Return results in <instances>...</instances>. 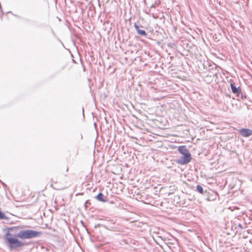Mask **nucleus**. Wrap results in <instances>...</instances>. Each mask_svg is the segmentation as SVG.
<instances>
[{
    "label": "nucleus",
    "instance_id": "obj_1",
    "mask_svg": "<svg viewBox=\"0 0 252 252\" xmlns=\"http://www.w3.org/2000/svg\"><path fill=\"white\" fill-rule=\"evenodd\" d=\"M4 238V243L10 251L19 250V249L26 245L25 242L19 240V237L16 236H10L9 234Z\"/></svg>",
    "mask_w": 252,
    "mask_h": 252
},
{
    "label": "nucleus",
    "instance_id": "obj_2",
    "mask_svg": "<svg viewBox=\"0 0 252 252\" xmlns=\"http://www.w3.org/2000/svg\"><path fill=\"white\" fill-rule=\"evenodd\" d=\"M42 234V233L41 231L25 229L24 226L22 225V229L19 232L18 236H19L20 239L26 240L39 238L41 236Z\"/></svg>",
    "mask_w": 252,
    "mask_h": 252
},
{
    "label": "nucleus",
    "instance_id": "obj_3",
    "mask_svg": "<svg viewBox=\"0 0 252 252\" xmlns=\"http://www.w3.org/2000/svg\"><path fill=\"white\" fill-rule=\"evenodd\" d=\"M192 159L191 154H187L182 155V156L177 158L175 161L177 163L180 165H185L189 163Z\"/></svg>",
    "mask_w": 252,
    "mask_h": 252
},
{
    "label": "nucleus",
    "instance_id": "obj_4",
    "mask_svg": "<svg viewBox=\"0 0 252 252\" xmlns=\"http://www.w3.org/2000/svg\"><path fill=\"white\" fill-rule=\"evenodd\" d=\"M101 227L112 231H116L118 229L115 222L111 220H105L103 223H102Z\"/></svg>",
    "mask_w": 252,
    "mask_h": 252
},
{
    "label": "nucleus",
    "instance_id": "obj_5",
    "mask_svg": "<svg viewBox=\"0 0 252 252\" xmlns=\"http://www.w3.org/2000/svg\"><path fill=\"white\" fill-rule=\"evenodd\" d=\"M239 133L244 137H248L252 135V130L248 128H243L239 130Z\"/></svg>",
    "mask_w": 252,
    "mask_h": 252
},
{
    "label": "nucleus",
    "instance_id": "obj_6",
    "mask_svg": "<svg viewBox=\"0 0 252 252\" xmlns=\"http://www.w3.org/2000/svg\"><path fill=\"white\" fill-rule=\"evenodd\" d=\"M134 27L137 33L141 36H147V33L144 30H141L140 28H143L142 26H138L136 23H134Z\"/></svg>",
    "mask_w": 252,
    "mask_h": 252
},
{
    "label": "nucleus",
    "instance_id": "obj_7",
    "mask_svg": "<svg viewBox=\"0 0 252 252\" xmlns=\"http://www.w3.org/2000/svg\"><path fill=\"white\" fill-rule=\"evenodd\" d=\"M230 89L231 92L233 94H236V95H238L241 93V88L240 86L236 87L234 83H231L230 85Z\"/></svg>",
    "mask_w": 252,
    "mask_h": 252
},
{
    "label": "nucleus",
    "instance_id": "obj_8",
    "mask_svg": "<svg viewBox=\"0 0 252 252\" xmlns=\"http://www.w3.org/2000/svg\"><path fill=\"white\" fill-rule=\"evenodd\" d=\"M94 198L97 201L102 202H106L107 201V197L101 192H99L96 196H95Z\"/></svg>",
    "mask_w": 252,
    "mask_h": 252
},
{
    "label": "nucleus",
    "instance_id": "obj_9",
    "mask_svg": "<svg viewBox=\"0 0 252 252\" xmlns=\"http://www.w3.org/2000/svg\"><path fill=\"white\" fill-rule=\"evenodd\" d=\"M178 151L181 155L190 153L186 145L179 146L178 147Z\"/></svg>",
    "mask_w": 252,
    "mask_h": 252
},
{
    "label": "nucleus",
    "instance_id": "obj_10",
    "mask_svg": "<svg viewBox=\"0 0 252 252\" xmlns=\"http://www.w3.org/2000/svg\"><path fill=\"white\" fill-rule=\"evenodd\" d=\"M14 229L12 230V232H11V235L12 236H16V237L18 236V234L19 233V232H20L22 228V226H13Z\"/></svg>",
    "mask_w": 252,
    "mask_h": 252
},
{
    "label": "nucleus",
    "instance_id": "obj_11",
    "mask_svg": "<svg viewBox=\"0 0 252 252\" xmlns=\"http://www.w3.org/2000/svg\"><path fill=\"white\" fill-rule=\"evenodd\" d=\"M14 229L13 226H10V227H6L5 228L3 229V231H6V232L4 234L3 236V238H6V235L7 234H9L10 236L11 235V232H12V230Z\"/></svg>",
    "mask_w": 252,
    "mask_h": 252
},
{
    "label": "nucleus",
    "instance_id": "obj_12",
    "mask_svg": "<svg viewBox=\"0 0 252 252\" xmlns=\"http://www.w3.org/2000/svg\"><path fill=\"white\" fill-rule=\"evenodd\" d=\"M7 13H11V14H12L13 16H14L15 17L20 19H21V20H24L25 22L26 23H29L30 22H31V20L29 19H28V18H25L24 17H21V16H19L16 14H13L11 11H8L7 12Z\"/></svg>",
    "mask_w": 252,
    "mask_h": 252
},
{
    "label": "nucleus",
    "instance_id": "obj_13",
    "mask_svg": "<svg viewBox=\"0 0 252 252\" xmlns=\"http://www.w3.org/2000/svg\"><path fill=\"white\" fill-rule=\"evenodd\" d=\"M196 191L199 192V193L200 194H203L205 191H204V189L203 188V187L200 186V185H197L196 186ZM205 192H207L206 190L205 191Z\"/></svg>",
    "mask_w": 252,
    "mask_h": 252
},
{
    "label": "nucleus",
    "instance_id": "obj_14",
    "mask_svg": "<svg viewBox=\"0 0 252 252\" xmlns=\"http://www.w3.org/2000/svg\"><path fill=\"white\" fill-rule=\"evenodd\" d=\"M7 219L8 218L4 213L0 210V220H7Z\"/></svg>",
    "mask_w": 252,
    "mask_h": 252
},
{
    "label": "nucleus",
    "instance_id": "obj_15",
    "mask_svg": "<svg viewBox=\"0 0 252 252\" xmlns=\"http://www.w3.org/2000/svg\"><path fill=\"white\" fill-rule=\"evenodd\" d=\"M237 96L240 97L242 100L245 99L247 98V95L245 94H243L242 91L241 93L238 94Z\"/></svg>",
    "mask_w": 252,
    "mask_h": 252
},
{
    "label": "nucleus",
    "instance_id": "obj_16",
    "mask_svg": "<svg viewBox=\"0 0 252 252\" xmlns=\"http://www.w3.org/2000/svg\"><path fill=\"white\" fill-rule=\"evenodd\" d=\"M244 225H243V224H241V223H239V224H238V227H240V228H241V229H244Z\"/></svg>",
    "mask_w": 252,
    "mask_h": 252
},
{
    "label": "nucleus",
    "instance_id": "obj_17",
    "mask_svg": "<svg viewBox=\"0 0 252 252\" xmlns=\"http://www.w3.org/2000/svg\"><path fill=\"white\" fill-rule=\"evenodd\" d=\"M101 224H102V223H98L97 224H95L94 226V227L97 228V227H101Z\"/></svg>",
    "mask_w": 252,
    "mask_h": 252
},
{
    "label": "nucleus",
    "instance_id": "obj_18",
    "mask_svg": "<svg viewBox=\"0 0 252 252\" xmlns=\"http://www.w3.org/2000/svg\"><path fill=\"white\" fill-rule=\"evenodd\" d=\"M82 115H83V118H84L85 114H84V108L83 106L82 107Z\"/></svg>",
    "mask_w": 252,
    "mask_h": 252
},
{
    "label": "nucleus",
    "instance_id": "obj_19",
    "mask_svg": "<svg viewBox=\"0 0 252 252\" xmlns=\"http://www.w3.org/2000/svg\"><path fill=\"white\" fill-rule=\"evenodd\" d=\"M51 186L53 187V189H56V190H59V189H59V188H57V187H55L53 184H51Z\"/></svg>",
    "mask_w": 252,
    "mask_h": 252
},
{
    "label": "nucleus",
    "instance_id": "obj_20",
    "mask_svg": "<svg viewBox=\"0 0 252 252\" xmlns=\"http://www.w3.org/2000/svg\"><path fill=\"white\" fill-rule=\"evenodd\" d=\"M1 183L4 188L6 187V185L4 182H1Z\"/></svg>",
    "mask_w": 252,
    "mask_h": 252
},
{
    "label": "nucleus",
    "instance_id": "obj_21",
    "mask_svg": "<svg viewBox=\"0 0 252 252\" xmlns=\"http://www.w3.org/2000/svg\"><path fill=\"white\" fill-rule=\"evenodd\" d=\"M88 202H89V201H88V200H87V201L85 202V204H84V205H85V207H86V208H87V203H88Z\"/></svg>",
    "mask_w": 252,
    "mask_h": 252
},
{
    "label": "nucleus",
    "instance_id": "obj_22",
    "mask_svg": "<svg viewBox=\"0 0 252 252\" xmlns=\"http://www.w3.org/2000/svg\"><path fill=\"white\" fill-rule=\"evenodd\" d=\"M51 33H52L53 34H55L53 30H51Z\"/></svg>",
    "mask_w": 252,
    "mask_h": 252
},
{
    "label": "nucleus",
    "instance_id": "obj_23",
    "mask_svg": "<svg viewBox=\"0 0 252 252\" xmlns=\"http://www.w3.org/2000/svg\"><path fill=\"white\" fill-rule=\"evenodd\" d=\"M83 70L84 71H85V67L84 66H83Z\"/></svg>",
    "mask_w": 252,
    "mask_h": 252
},
{
    "label": "nucleus",
    "instance_id": "obj_24",
    "mask_svg": "<svg viewBox=\"0 0 252 252\" xmlns=\"http://www.w3.org/2000/svg\"><path fill=\"white\" fill-rule=\"evenodd\" d=\"M59 41L61 42L62 43V44H63V43L61 41V40L59 39Z\"/></svg>",
    "mask_w": 252,
    "mask_h": 252
},
{
    "label": "nucleus",
    "instance_id": "obj_25",
    "mask_svg": "<svg viewBox=\"0 0 252 252\" xmlns=\"http://www.w3.org/2000/svg\"><path fill=\"white\" fill-rule=\"evenodd\" d=\"M176 197H177L178 198H180V196H178V195H177V196H176Z\"/></svg>",
    "mask_w": 252,
    "mask_h": 252
},
{
    "label": "nucleus",
    "instance_id": "obj_26",
    "mask_svg": "<svg viewBox=\"0 0 252 252\" xmlns=\"http://www.w3.org/2000/svg\"><path fill=\"white\" fill-rule=\"evenodd\" d=\"M94 126H96V124H95V123H94Z\"/></svg>",
    "mask_w": 252,
    "mask_h": 252
}]
</instances>
